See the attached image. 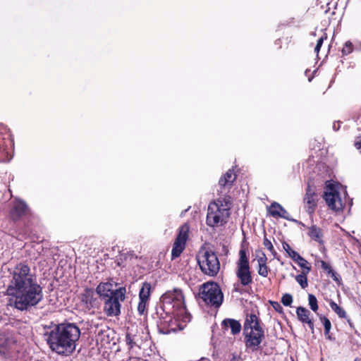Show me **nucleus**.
<instances>
[{
  "mask_svg": "<svg viewBox=\"0 0 361 361\" xmlns=\"http://www.w3.org/2000/svg\"><path fill=\"white\" fill-rule=\"evenodd\" d=\"M230 361H242L240 357H237L235 355H233L232 358Z\"/></svg>",
  "mask_w": 361,
  "mask_h": 361,
  "instance_id": "47",
  "label": "nucleus"
},
{
  "mask_svg": "<svg viewBox=\"0 0 361 361\" xmlns=\"http://www.w3.org/2000/svg\"><path fill=\"white\" fill-rule=\"evenodd\" d=\"M323 42H324V37H321L318 40H317V44H316V47L314 48V51L317 52V53H319L322 46V44H323Z\"/></svg>",
  "mask_w": 361,
  "mask_h": 361,
  "instance_id": "41",
  "label": "nucleus"
},
{
  "mask_svg": "<svg viewBox=\"0 0 361 361\" xmlns=\"http://www.w3.org/2000/svg\"><path fill=\"white\" fill-rule=\"evenodd\" d=\"M247 328V331H250V329L252 331H264L262 326L260 319L254 312L246 313L243 324V331H246Z\"/></svg>",
  "mask_w": 361,
  "mask_h": 361,
  "instance_id": "14",
  "label": "nucleus"
},
{
  "mask_svg": "<svg viewBox=\"0 0 361 361\" xmlns=\"http://www.w3.org/2000/svg\"><path fill=\"white\" fill-rule=\"evenodd\" d=\"M126 288L119 287L115 289V293L103 300L104 312L108 317H117L121 314V304L126 299Z\"/></svg>",
  "mask_w": 361,
  "mask_h": 361,
  "instance_id": "5",
  "label": "nucleus"
},
{
  "mask_svg": "<svg viewBox=\"0 0 361 361\" xmlns=\"http://www.w3.org/2000/svg\"><path fill=\"white\" fill-rule=\"evenodd\" d=\"M96 290L92 288H86L82 295V301L87 307H97L98 302L96 298Z\"/></svg>",
  "mask_w": 361,
  "mask_h": 361,
  "instance_id": "16",
  "label": "nucleus"
},
{
  "mask_svg": "<svg viewBox=\"0 0 361 361\" xmlns=\"http://www.w3.org/2000/svg\"><path fill=\"white\" fill-rule=\"evenodd\" d=\"M281 302L284 306L290 307L293 302V297L289 293H285L281 298Z\"/></svg>",
  "mask_w": 361,
  "mask_h": 361,
  "instance_id": "35",
  "label": "nucleus"
},
{
  "mask_svg": "<svg viewBox=\"0 0 361 361\" xmlns=\"http://www.w3.org/2000/svg\"><path fill=\"white\" fill-rule=\"evenodd\" d=\"M354 361H361V359L359 357H356Z\"/></svg>",
  "mask_w": 361,
  "mask_h": 361,
  "instance_id": "48",
  "label": "nucleus"
},
{
  "mask_svg": "<svg viewBox=\"0 0 361 361\" xmlns=\"http://www.w3.org/2000/svg\"><path fill=\"white\" fill-rule=\"evenodd\" d=\"M12 140L6 126L0 124V162L5 160L8 154V145H11Z\"/></svg>",
  "mask_w": 361,
  "mask_h": 361,
  "instance_id": "12",
  "label": "nucleus"
},
{
  "mask_svg": "<svg viewBox=\"0 0 361 361\" xmlns=\"http://www.w3.org/2000/svg\"><path fill=\"white\" fill-rule=\"evenodd\" d=\"M44 329L43 336L52 351L61 355H70L75 350L81 334L76 324H51L45 326Z\"/></svg>",
  "mask_w": 361,
  "mask_h": 361,
  "instance_id": "3",
  "label": "nucleus"
},
{
  "mask_svg": "<svg viewBox=\"0 0 361 361\" xmlns=\"http://www.w3.org/2000/svg\"><path fill=\"white\" fill-rule=\"evenodd\" d=\"M329 275L331 276L334 281H335L338 283H341V277L336 271L333 270L332 272L329 274Z\"/></svg>",
  "mask_w": 361,
  "mask_h": 361,
  "instance_id": "40",
  "label": "nucleus"
},
{
  "mask_svg": "<svg viewBox=\"0 0 361 361\" xmlns=\"http://www.w3.org/2000/svg\"><path fill=\"white\" fill-rule=\"evenodd\" d=\"M109 329L104 326V328L97 329L95 334L97 337V341L100 340L101 341L109 342V334H107Z\"/></svg>",
  "mask_w": 361,
  "mask_h": 361,
  "instance_id": "26",
  "label": "nucleus"
},
{
  "mask_svg": "<svg viewBox=\"0 0 361 361\" xmlns=\"http://www.w3.org/2000/svg\"><path fill=\"white\" fill-rule=\"evenodd\" d=\"M236 276L243 286H247L252 283L249 259L246 251L240 249L239 251V259L237 262Z\"/></svg>",
  "mask_w": 361,
  "mask_h": 361,
  "instance_id": "8",
  "label": "nucleus"
},
{
  "mask_svg": "<svg viewBox=\"0 0 361 361\" xmlns=\"http://www.w3.org/2000/svg\"><path fill=\"white\" fill-rule=\"evenodd\" d=\"M267 261V257L266 255L262 252V256L259 257V258L257 259L258 266L266 265Z\"/></svg>",
  "mask_w": 361,
  "mask_h": 361,
  "instance_id": "38",
  "label": "nucleus"
},
{
  "mask_svg": "<svg viewBox=\"0 0 361 361\" xmlns=\"http://www.w3.org/2000/svg\"><path fill=\"white\" fill-rule=\"evenodd\" d=\"M96 293L103 301L115 293L114 285L109 282H101L96 288Z\"/></svg>",
  "mask_w": 361,
  "mask_h": 361,
  "instance_id": "15",
  "label": "nucleus"
},
{
  "mask_svg": "<svg viewBox=\"0 0 361 361\" xmlns=\"http://www.w3.org/2000/svg\"><path fill=\"white\" fill-rule=\"evenodd\" d=\"M313 195H315L314 190L310 187V185H308L306 189L305 196H311Z\"/></svg>",
  "mask_w": 361,
  "mask_h": 361,
  "instance_id": "43",
  "label": "nucleus"
},
{
  "mask_svg": "<svg viewBox=\"0 0 361 361\" xmlns=\"http://www.w3.org/2000/svg\"><path fill=\"white\" fill-rule=\"evenodd\" d=\"M189 226L185 224L180 226L175 242L185 245L188 237Z\"/></svg>",
  "mask_w": 361,
  "mask_h": 361,
  "instance_id": "20",
  "label": "nucleus"
},
{
  "mask_svg": "<svg viewBox=\"0 0 361 361\" xmlns=\"http://www.w3.org/2000/svg\"><path fill=\"white\" fill-rule=\"evenodd\" d=\"M354 46L353 43L348 40L346 41L343 45V47L341 50L342 55L343 56H347L350 54H351L353 51Z\"/></svg>",
  "mask_w": 361,
  "mask_h": 361,
  "instance_id": "33",
  "label": "nucleus"
},
{
  "mask_svg": "<svg viewBox=\"0 0 361 361\" xmlns=\"http://www.w3.org/2000/svg\"><path fill=\"white\" fill-rule=\"evenodd\" d=\"M326 188V191L324 193V200L330 209L333 210H338L340 207H337L336 200L338 201L340 207L342 205L341 198L339 197V192L334 185H328Z\"/></svg>",
  "mask_w": 361,
  "mask_h": 361,
  "instance_id": "10",
  "label": "nucleus"
},
{
  "mask_svg": "<svg viewBox=\"0 0 361 361\" xmlns=\"http://www.w3.org/2000/svg\"><path fill=\"white\" fill-rule=\"evenodd\" d=\"M158 320V331L162 334L176 332L183 328L178 322L181 319L184 322H189L192 316L188 312L183 292L179 288L168 290L161 297V304L156 307Z\"/></svg>",
  "mask_w": 361,
  "mask_h": 361,
  "instance_id": "2",
  "label": "nucleus"
},
{
  "mask_svg": "<svg viewBox=\"0 0 361 361\" xmlns=\"http://www.w3.org/2000/svg\"><path fill=\"white\" fill-rule=\"evenodd\" d=\"M148 301L140 300L137 305V311L140 315L143 314L146 310L147 303Z\"/></svg>",
  "mask_w": 361,
  "mask_h": 361,
  "instance_id": "37",
  "label": "nucleus"
},
{
  "mask_svg": "<svg viewBox=\"0 0 361 361\" xmlns=\"http://www.w3.org/2000/svg\"><path fill=\"white\" fill-rule=\"evenodd\" d=\"M198 296L206 305L219 308L224 299L219 286L215 282H206L199 288Z\"/></svg>",
  "mask_w": 361,
  "mask_h": 361,
  "instance_id": "4",
  "label": "nucleus"
},
{
  "mask_svg": "<svg viewBox=\"0 0 361 361\" xmlns=\"http://www.w3.org/2000/svg\"><path fill=\"white\" fill-rule=\"evenodd\" d=\"M29 212L27 204L21 200L16 199L10 212L11 218L13 221H18Z\"/></svg>",
  "mask_w": 361,
  "mask_h": 361,
  "instance_id": "13",
  "label": "nucleus"
},
{
  "mask_svg": "<svg viewBox=\"0 0 361 361\" xmlns=\"http://www.w3.org/2000/svg\"><path fill=\"white\" fill-rule=\"evenodd\" d=\"M295 262L302 269V272L309 273L310 271L311 267L308 266V262L300 255L298 258L295 259Z\"/></svg>",
  "mask_w": 361,
  "mask_h": 361,
  "instance_id": "28",
  "label": "nucleus"
},
{
  "mask_svg": "<svg viewBox=\"0 0 361 361\" xmlns=\"http://www.w3.org/2000/svg\"><path fill=\"white\" fill-rule=\"evenodd\" d=\"M236 178V175L233 174V169H229L219 181L221 187H224L227 184L232 185Z\"/></svg>",
  "mask_w": 361,
  "mask_h": 361,
  "instance_id": "21",
  "label": "nucleus"
},
{
  "mask_svg": "<svg viewBox=\"0 0 361 361\" xmlns=\"http://www.w3.org/2000/svg\"><path fill=\"white\" fill-rule=\"evenodd\" d=\"M267 212L270 216L274 218H282L286 220L298 223L304 226L301 222L290 216L289 213L279 203L274 202L267 207Z\"/></svg>",
  "mask_w": 361,
  "mask_h": 361,
  "instance_id": "11",
  "label": "nucleus"
},
{
  "mask_svg": "<svg viewBox=\"0 0 361 361\" xmlns=\"http://www.w3.org/2000/svg\"><path fill=\"white\" fill-rule=\"evenodd\" d=\"M321 267L324 270H325L328 273V274H329L333 271L331 266L323 260L321 261Z\"/></svg>",
  "mask_w": 361,
  "mask_h": 361,
  "instance_id": "39",
  "label": "nucleus"
},
{
  "mask_svg": "<svg viewBox=\"0 0 361 361\" xmlns=\"http://www.w3.org/2000/svg\"><path fill=\"white\" fill-rule=\"evenodd\" d=\"M340 127H341L340 121H336V122L334 123V124H333V129L335 131L338 130L340 129Z\"/></svg>",
  "mask_w": 361,
  "mask_h": 361,
  "instance_id": "45",
  "label": "nucleus"
},
{
  "mask_svg": "<svg viewBox=\"0 0 361 361\" xmlns=\"http://www.w3.org/2000/svg\"><path fill=\"white\" fill-rule=\"evenodd\" d=\"M271 305L276 312H282L283 307L278 302H271Z\"/></svg>",
  "mask_w": 361,
  "mask_h": 361,
  "instance_id": "42",
  "label": "nucleus"
},
{
  "mask_svg": "<svg viewBox=\"0 0 361 361\" xmlns=\"http://www.w3.org/2000/svg\"><path fill=\"white\" fill-rule=\"evenodd\" d=\"M308 302L310 309L316 312L318 310L317 299L313 294L308 295Z\"/></svg>",
  "mask_w": 361,
  "mask_h": 361,
  "instance_id": "32",
  "label": "nucleus"
},
{
  "mask_svg": "<svg viewBox=\"0 0 361 361\" xmlns=\"http://www.w3.org/2000/svg\"><path fill=\"white\" fill-rule=\"evenodd\" d=\"M223 204L219 205L216 202L209 204L207 214V224L210 227H215L219 224L223 225L227 221L229 216L228 209L223 208Z\"/></svg>",
  "mask_w": 361,
  "mask_h": 361,
  "instance_id": "7",
  "label": "nucleus"
},
{
  "mask_svg": "<svg viewBox=\"0 0 361 361\" xmlns=\"http://www.w3.org/2000/svg\"><path fill=\"white\" fill-rule=\"evenodd\" d=\"M263 245L274 257L276 255L277 253L275 251L271 242L266 237V235H264V238Z\"/></svg>",
  "mask_w": 361,
  "mask_h": 361,
  "instance_id": "34",
  "label": "nucleus"
},
{
  "mask_svg": "<svg viewBox=\"0 0 361 361\" xmlns=\"http://www.w3.org/2000/svg\"><path fill=\"white\" fill-rule=\"evenodd\" d=\"M185 247V245L174 242L171 251V259H174L178 257L184 250Z\"/></svg>",
  "mask_w": 361,
  "mask_h": 361,
  "instance_id": "27",
  "label": "nucleus"
},
{
  "mask_svg": "<svg viewBox=\"0 0 361 361\" xmlns=\"http://www.w3.org/2000/svg\"><path fill=\"white\" fill-rule=\"evenodd\" d=\"M359 122L361 123V117L359 118Z\"/></svg>",
  "mask_w": 361,
  "mask_h": 361,
  "instance_id": "49",
  "label": "nucleus"
},
{
  "mask_svg": "<svg viewBox=\"0 0 361 361\" xmlns=\"http://www.w3.org/2000/svg\"><path fill=\"white\" fill-rule=\"evenodd\" d=\"M282 246L288 257H290L293 261H295V259L298 258V256H300V254L293 250L288 243L283 242Z\"/></svg>",
  "mask_w": 361,
  "mask_h": 361,
  "instance_id": "30",
  "label": "nucleus"
},
{
  "mask_svg": "<svg viewBox=\"0 0 361 361\" xmlns=\"http://www.w3.org/2000/svg\"><path fill=\"white\" fill-rule=\"evenodd\" d=\"M329 306L331 310L338 315L341 319L347 318V313L343 308L340 307L337 303L333 300L329 301Z\"/></svg>",
  "mask_w": 361,
  "mask_h": 361,
  "instance_id": "24",
  "label": "nucleus"
},
{
  "mask_svg": "<svg viewBox=\"0 0 361 361\" xmlns=\"http://www.w3.org/2000/svg\"><path fill=\"white\" fill-rule=\"evenodd\" d=\"M12 279L7 287L8 295L15 298L14 307L27 310L43 299L42 287L37 283L27 264L20 263L11 272Z\"/></svg>",
  "mask_w": 361,
  "mask_h": 361,
  "instance_id": "1",
  "label": "nucleus"
},
{
  "mask_svg": "<svg viewBox=\"0 0 361 361\" xmlns=\"http://www.w3.org/2000/svg\"><path fill=\"white\" fill-rule=\"evenodd\" d=\"M310 312L303 307H298L296 310V314L298 319L302 322L307 324L312 331H314V323L312 319H310Z\"/></svg>",
  "mask_w": 361,
  "mask_h": 361,
  "instance_id": "17",
  "label": "nucleus"
},
{
  "mask_svg": "<svg viewBox=\"0 0 361 361\" xmlns=\"http://www.w3.org/2000/svg\"><path fill=\"white\" fill-rule=\"evenodd\" d=\"M355 147L361 152V139L360 137H357L355 140Z\"/></svg>",
  "mask_w": 361,
  "mask_h": 361,
  "instance_id": "44",
  "label": "nucleus"
},
{
  "mask_svg": "<svg viewBox=\"0 0 361 361\" xmlns=\"http://www.w3.org/2000/svg\"><path fill=\"white\" fill-rule=\"evenodd\" d=\"M197 262L202 271L210 276H215L220 269L219 259L212 250H206L199 256Z\"/></svg>",
  "mask_w": 361,
  "mask_h": 361,
  "instance_id": "6",
  "label": "nucleus"
},
{
  "mask_svg": "<svg viewBox=\"0 0 361 361\" xmlns=\"http://www.w3.org/2000/svg\"><path fill=\"white\" fill-rule=\"evenodd\" d=\"M258 274L261 276L267 277L268 276L269 271H270L269 268L266 265L258 266Z\"/></svg>",
  "mask_w": 361,
  "mask_h": 361,
  "instance_id": "36",
  "label": "nucleus"
},
{
  "mask_svg": "<svg viewBox=\"0 0 361 361\" xmlns=\"http://www.w3.org/2000/svg\"><path fill=\"white\" fill-rule=\"evenodd\" d=\"M319 318H320L321 322L323 323V325L324 327V334H325L326 337L328 339L331 340V337L329 333H330V330L331 329V323L330 320L324 316H320Z\"/></svg>",
  "mask_w": 361,
  "mask_h": 361,
  "instance_id": "29",
  "label": "nucleus"
},
{
  "mask_svg": "<svg viewBox=\"0 0 361 361\" xmlns=\"http://www.w3.org/2000/svg\"><path fill=\"white\" fill-rule=\"evenodd\" d=\"M345 319H346L348 324H349L350 327L352 329H355V326L353 324V323L351 322L350 317L347 315V318H344Z\"/></svg>",
  "mask_w": 361,
  "mask_h": 361,
  "instance_id": "46",
  "label": "nucleus"
},
{
  "mask_svg": "<svg viewBox=\"0 0 361 361\" xmlns=\"http://www.w3.org/2000/svg\"><path fill=\"white\" fill-rule=\"evenodd\" d=\"M221 325L225 329L230 328L233 335L240 333L242 328L240 323L234 319H225L223 320Z\"/></svg>",
  "mask_w": 361,
  "mask_h": 361,
  "instance_id": "18",
  "label": "nucleus"
},
{
  "mask_svg": "<svg viewBox=\"0 0 361 361\" xmlns=\"http://www.w3.org/2000/svg\"><path fill=\"white\" fill-rule=\"evenodd\" d=\"M151 284L148 282L142 283V288L139 291V300L148 301L151 292Z\"/></svg>",
  "mask_w": 361,
  "mask_h": 361,
  "instance_id": "23",
  "label": "nucleus"
},
{
  "mask_svg": "<svg viewBox=\"0 0 361 361\" xmlns=\"http://www.w3.org/2000/svg\"><path fill=\"white\" fill-rule=\"evenodd\" d=\"M308 273L302 272L300 274H298L295 276L296 281L300 285L302 288H305L307 286V274Z\"/></svg>",
  "mask_w": 361,
  "mask_h": 361,
  "instance_id": "31",
  "label": "nucleus"
},
{
  "mask_svg": "<svg viewBox=\"0 0 361 361\" xmlns=\"http://www.w3.org/2000/svg\"><path fill=\"white\" fill-rule=\"evenodd\" d=\"M315 195L311 196H305L304 201L307 204V212L312 214L314 212L317 207V201L315 199Z\"/></svg>",
  "mask_w": 361,
  "mask_h": 361,
  "instance_id": "25",
  "label": "nucleus"
},
{
  "mask_svg": "<svg viewBox=\"0 0 361 361\" xmlns=\"http://www.w3.org/2000/svg\"><path fill=\"white\" fill-rule=\"evenodd\" d=\"M245 344L247 348L256 351L260 348V345L264 338V331H252L250 329L247 331H243Z\"/></svg>",
  "mask_w": 361,
  "mask_h": 361,
  "instance_id": "9",
  "label": "nucleus"
},
{
  "mask_svg": "<svg viewBox=\"0 0 361 361\" xmlns=\"http://www.w3.org/2000/svg\"><path fill=\"white\" fill-rule=\"evenodd\" d=\"M308 235L314 241H317L319 243H323V240L322 239V230L316 225H312L311 227H310Z\"/></svg>",
  "mask_w": 361,
  "mask_h": 361,
  "instance_id": "22",
  "label": "nucleus"
},
{
  "mask_svg": "<svg viewBox=\"0 0 361 361\" xmlns=\"http://www.w3.org/2000/svg\"><path fill=\"white\" fill-rule=\"evenodd\" d=\"M137 336L136 334H133L131 331H128L126 334L125 341L126 345L128 346L129 350H133L135 348H137L138 349L140 347L137 343Z\"/></svg>",
  "mask_w": 361,
  "mask_h": 361,
  "instance_id": "19",
  "label": "nucleus"
}]
</instances>
